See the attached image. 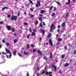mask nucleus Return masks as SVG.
<instances>
[{"instance_id": "nucleus-35", "label": "nucleus", "mask_w": 76, "mask_h": 76, "mask_svg": "<svg viewBox=\"0 0 76 76\" xmlns=\"http://www.w3.org/2000/svg\"><path fill=\"white\" fill-rule=\"evenodd\" d=\"M55 15V13H53V14L51 15L52 16L54 17V16Z\"/></svg>"}, {"instance_id": "nucleus-51", "label": "nucleus", "mask_w": 76, "mask_h": 76, "mask_svg": "<svg viewBox=\"0 0 76 76\" xmlns=\"http://www.w3.org/2000/svg\"><path fill=\"white\" fill-rule=\"evenodd\" d=\"M7 17H8V18H10V15H7Z\"/></svg>"}, {"instance_id": "nucleus-20", "label": "nucleus", "mask_w": 76, "mask_h": 76, "mask_svg": "<svg viewBox=\"0 0 76 76\" xmlns=\"http://www.w3.org/2000/svg\"><path fill=\"white\" fill-rule=\"evenodd\" d=\"M39 19L40 21H41V22H42V19L41 17H39Z\"/></svg>"}, {"instance_id": "nucleus-21", "label": "nucleus", "mask_w": 76, "mask_h": 76, "mask_svg": "<svg viewBox=\"0 0 76 76\" xmlns=\"http://www.w3.org/2000/svg\"><path fill=\"white\" fill-rule=\"evenodd\" d=\"M38 20H36L35 22V24L36 25H37L38 24Z\"/></svg>"}, {"instance_id": "nucleus-2", "label": "nucleus", "mask_w": 76, "mask_h": 76, "mask_svg": "<svg viewBox=\"0 0 76 76\" xmlns=\"http://www.w3.org/2000/svg\"><path fill=\"white\" fill-rule=\"evenodd\" d=\"M12 20L13 21V20H17V16L12 15L11 16V18Z\"/></svg>"}, {"instance_id": "nucleus-11", "label": "nucleus", "mask_w": 76, "mask_h": 76, "mask_svg": "<svg viewBox=\"0 0 76 76\" xmlns=\"http://www.w3.org/2000/svg\"><path fill=\"white\" fill-rule=\"evenodd\" d=\"M37 53H38L40 55H42V53H41V52L40 50H37Z\"/></svg>"}, {"instance_id": "nucleus-40", "label": "nucleus", "mask_w": 76, "mask_h": 76, "mask_svg": "<svg viewBox=\"0 0 76 76\" xmlns=\"http://www.w3.org/2000/svg\"><path fill=\"white\" fill-rule=\"evenodd\" d=\"M33 52H35V51H37V50L34 49L33 50Z\"/></svg>"}, {"instance_id": "nucleus-6", "label": "nucleus", "mask_w": 76, "mask_h": 76, "mask_svg": "<svg viewBox=\"0 0 76 76\" xmlns=\"http://www.w3.org/2000/svg\"><path fill=\"white\" fill-rule=\"evenodd\" d=\"M49 43L50 45L51 46H53V42H52V40L51 39H50L49 41Z\"/></svg>"}, {"instance_id": "nucleus-31", "label": "nucleus", "mask_w": 76, "mask_h": 76, "mask_svg": "<svg viewBox=\"0 0 76 76\" xmlns=\"http://www.w3.org/2000/svg\"><path fill=\"white\" fill-rule=\"evenodd\" d=\"M64 57H65V55H62L61 58H64Z\"/></svg>"}, {"instance_id": "nucleus-50", "label": "nucleus", "mask_w": 76, "mask_h": 76, "mask_svg": "<svg viewBox=\"0 0 76 76\" xmlns=\"http://www.w3.org/2000/svg\"><path fill=\"white\" fill-rule=\"evenodd\" d=\"M6 45H7V46H8V45H9V43H6Z\"/></svg>"}, {"instance_id": "nucleus-18", "label": "nucleus", "mask_w": 76, "mask_h": 76, "mask_svg": "<svg viewBox=\"0 0 76 76\" xmlns=\"http://www.w3.org/2000/svg\"><path fill=\"white\" fill-rule=\"evenodd\" d=\"M16 42H18V40L17 39H15L14 40V43L15 44V43H16Z\"/></svg>"}, {"instance_id": "nucleus-1", "label": "nucleus", "mask_w": 76, "mask_h": 76, "mask_svg": "<svg viewBox=\"0 0 76 76\" xmlns=\"http://www.w3.org/2000/svg\"><path fill=\"white\" fill-rule=\"evenodd\" d=\"M33 69L34 70H35V71H37V70L39 71L40 69L39 68V66H38V65H37L35 67H34V68H33Z\"/></svg>"}, {"instance_id": "nucleus-60", "label": "nucleus", "mask_w": 76, "mask_h": 76, "mask_svg": "<svg viewBox=\"0 0 76 76\" xmlns=\"http://www.w3.org/2000/svg\"><path fill=\"white\" fill-rule=\"evenodd\" d=\"M37 31L36 29H34V31H33V32H35V31Z\"/></svg>"}, {"instance_id": "nucleus-42", "label": "nucleus", "mask_w": 76, "mask_h": 76, "mask_svg": "<svg viewBox=\"0 0 76 76\" xmlns=\"http://www.w3.org/2000/svg\"><path fill=\"white\" fill-rule=\"evenodd\" d=\"M39 39L40 40V41H41V40H42V38H41V37H39Z\"/></svg>"}, {"instance_id": "nucleus-32", "label": "nucleus", "mask_w": 76, "mask_h": 76, "mask_svg": "<svg viewBox=\"0 0 76 76\" xmlns=\"http://www.w3.org/2000/svg\"><path fill=\"white\" fill-rule=\"evenodd\" d=\"M30 32H32V29L31 28V27H30L29 28Z\"/></svg>"}, {"instance_id": "nucleus-23", "label": "nucleus", "mask_w": 76, "mask_h": 76, "mask_svg": "<svg viewBox=\"0 0 76 76\" xmlns=\"http://www.w3.org/2000/svg\"><path fill=\"white\" fill-rule=\"evenodd\" d=\"M70 64L66 63L65 64V67H67Z\"/></svg>"}, {"instance_id": "nucleus-15", "label": "nucleus", "mask_w": 76, "mask_h": 76, "mask_svg": "<svg viewBox=\"0 0 76 76\" xmlns=\"http://www.w3.org/2000/svg\"><path fill=\"white\" fill-rule=\"evenodd\" d=\"M26 45L27 49H29V44H27Z\"/></svg>"}, {"instance_id": "nucleus-30", "label": "nucleus", "mask_w": 76, "mask_h": 76, "mask_svg": "<svg viewBox=\"0 0 76 76\" xmlns=\"http://www.w3.org/2000/svg\"><path fill=\"white\" fill-rule=\"evenodd\" d=\"M45 71H43L41 73V75H44V74H45Z\"/></svg>"}, {"instance_id": "nucleus-7", "label": "nucleus", "mask_w": 76, "mask_h": 76, "mask_svg": "<svg viewBox=\"0 0 76 76\" xmlns=\"http://www.w3.org/2000/svg\"><path fill=\"white\" fill-rule=\"evenodd\" d=\"M40 31L41 33H42L43 35H44V34H45V31H44V30L41 29H40Z\"/></svg>"}, {"instance_id": "nucleus-33", "label": "nucleus", "mask_w": 76, "mask_h": 76, "mask_svg": "<svg viewBox=\"0 0 76 76\" xmlns=\"http://www.w3.org/2000/svg\"><path fill=\"white\" fill-rule=\"evenodd\" d=\"M30 34H29L28 35V36H27V38H29V37H30Z\"/></svg>"}, {"instance_id": "nucleus-24", "label": "nucleus", "mask_w": 76, "mask_h": 76, "mask_svg": "<svg viewBox=\"0 0 76 76\" xmlns=\"http://www.w3.org/2000/svg\"><path fill=\"white\" fill-rule=\"evenodd\" d=\"M51 33L49 34L48 35V38H50V37H51Z\"/></svg>"}, {"instance_id": "nucleus-14", "label": "nucleus", "mask_w": 76, "mask_h": 76, "mask_svg": "<svg viewBox=\"0 0 76 76\" xmlns=\"http://www.w3.org/2000/svg\"><path fill=\"white\" fill-rule=\"evenodd\" d=\"M45 11L43 10H42L40 12V13L41 14H42L43 13H45Z\"/></svg>"}, {"instance_id": "nucleus-39", "label": "nucleus", "mask_w": 76, "mask_h": 76, "mask_svg": "<svg viewBox=\"0 0 76 76\" xmlns=\"http://www.w3.org/2000/svg\"><path fill=\"white\" fill-rule=\"evenodd\" d=\"M56 9H57V8L56 7H54L53 10L54 11H55V10H56Z\"/></svg>"}, {"instance_id": "nucleus-22", "label": "nucleus", "mask_w": 76, "mask_h": 76, "mask_svg": "<svg viewBox=\"0 0 76 76\" xmlns=\"http://www.w3.org/2000/svg\"><path fill=\"white\" fill-rule=\"evenodd\" d=\"M15 28H12L11 31L12 32H15Z\"/></svg>"}, {"instance_id": "nucleus-12", "label": "nucleus", "mask_w": 76, "mask_h": 76, "mask_svg": "<svg viewBox=\"0 0 76 76\" xmlns=\"http://www.w3.org/2000/svg\"><path fill=\"white\" fill-rule=\"evenodd\" d=\"M24 54L25 55H27V56H28V55H29V54L28 53L25 51H24Z\"/></svg>"}, {"instance_id": "nucleus-44", "label": "nucleus", "mask_w": 76, "mask_h": 76, "mask_svg": "<svg viewBox=\"0 0 76 76\" xmlns=\"http://www.w3.org/2000/svg\"><path fill=\"white\" fill-rule=\"evenodd\" d=\"M5 8V9H6V10H7L8 9V7H4Z\"/></svg>"}, {"instance_id": "nucleus-57", "label": "nucleus", "mask_w": 76, "mask_h": 76, "mask_svg": "<svg viewBox=\"0 0 76 76\" xmlns=\"http://www.w3.org/2000/svg\"><path fill=\"white\" fill-rule=\"evenodd\" d=\"M60 44V42H57V44L58 45H59V44Z\"/></svg>"}, {"instance_id": "nucleus-38", "label": "nucleus", "mask_w": 76, "mask_h": 76, "mask_svg": "<svg viewBox=\"0 0 76 76\" xmlns=\"http://www.w3.org/2000/svg\"><path fill=\"white\" fill-rule=\"evenodd\" d=\"M48 74H49V73H48V72H46V73H45L46 75H48Z\"/></svg>"}, {"instance_id": "nucleus-13", "label": "nucleus", "mask_w": 76, "mask_h": 76, "mask_svg": "<svg viewBox=\"0 0 76 76\" xmlns=\"http://www.w3.org/2000/svg\"><path fill=\"white\" fill-rule=\"evenodd\" d=\"M16 50H15L14 51V52L13 53V54L14 56H15L16 55Z\"/></svg>"}, {"instance_id": "nucleus-49", "label": "nucleus", "mask_w": 76, "mask_h": 76, "mask_svg": "<svg viewBox=\"0 0 76 76\" xmlns=\"http://www.w3.org/2000/svg\"><path fill=\"white\" fill-rule=\"evenodd\" d=\"M56 3L57 4H61L59 2H56Z\"/></svg>"}, {"instance_id": "nucleus-9", "label": "nucleus", "mask_w": 76, "mask_h": 76, "mask_svg": "<svg viewBox=\"0 0 76 76\" xmlns=\"http://www.w3.org/2000/svg\"><path fill=\"white\" fill-rule=\"evenodd\" d=\"M70 4V0H68V2H66L65 4L66 5H68V4Z\"/></svg>"}, {"instance_id": "nucleus-56", "label": "nucleus", "mask_w": 76, "mask_h": 76, "mask_svg": "<svg viewBox=\"0 0 76 76\" xmlns=\"http://www.w3.org/2000/svg\"><path fill=\"white\" fill-rule=\"evenodd\" d=\"M64 49H65V50L67 49V46H65V47L64 48Z\"/></svg>"}, {"instance_id": "nucleus-46", "label": "nucleus", "mask_w": 76, "mask_h": 76, "mask_svg": "<svg viewBox=\"0 0 76 76\" xmlns=\"http://www.w3.org/2000/svg\"><path fill=\"white\" fill-rule=\"evenodd\" d=\"M53 28H50V32H52L53 31Z\"/></svg>"}, {"instance_id": "nucleus-36", "label": "nucleus", "mask_w": 76, "mask_h": 76, "mask_svg": "<svg viewBox=\"0 0 76 76\" xmlns=\"http://www.w3.org/2000/svg\"><path fill=\"white\" fill-rule=\"evenodd\" d=\"M26 76H29V72H27Z\"/></svg>"}, {"instance_id": "nucleus-47", "label": "nucleus", "mask_w": 76, "mask_h": 76, "mask_svg": "<svg viewBox=\"0 0 76 76\" xmlns=\"http://www.w3.org/2000/svg\"><path fill=\"white\" fill-rule=\"evenodd\" d=\"M4 9H5V8H4V7H3V8L2 9V10H4Z\"/></svg>"}, {"instance_id": "nucleus-16", "label": "nucleus", "mask_w": 76, "mask_h": 76, "mask_svg": "<svg viewBox=\"0 0 76 76\" xmlns=\"http://www.w3.org/2000/svg\"><path fill=\"white\" fill-rule=\"evenodd\" d=\"M28 24V23L25 22H24L23 23L24 25H25V26H27Z\"/></svg>"}, {"instance_id": "nucleus-52", "label": "nucleus", "mask_w": 76, "mask_h": 76, "mask_svg": "<svg viewBox=\"0 0 76 76\" xmlns=\"http://www.w3.org/2000/svg\"><path fill=\"white\" fill-rule=\"evenodd\" d=\"M43 25H44V26H45V23L44 22H43Z\"/></svg>"}, {"instance_id": "nucleus-64", "label": "nucleus", "mask_w": 76, "mask_h": 76, "mask_svg": "<svg viewBox=\"0 0 76 76\" xmlns=\"http://www.w3.org/2000/svg\"><path fill=\"white\" fill-rule=\"evenodd\" d=\"M19 16V12L18 13V16Z\"/></svg>"}, {"instance_id": "nucleus-34", "label": "nucleus", "mask_w": 76, "mask_h": 76, "mask_svg": "<svg viewBox=\"0 0 76 76\" xmlns=\"http://www.w3.org/2000/svg\"><path fill=\"white\" fill-rule=\"evenodd\" d=\"M30 3H31V4H34V3H33L32 1H30Z\"/></svg>"}, {"instance_id": "nucleus-5", "label": "nucleus", "mask_w": 76, "mask_h": 76, "mask_svg": "<svg viewBox=\"0 0 76 76\" xmlns=\"http://www.w3.org/2000/svg\"><path fill=\"white\" fill-rule=\"evenodd\" d=\"M6 27L7 28V30L8 31H10V29H11V26H7Z\"/></svg>"}, {"instance_id": "nucleus-45", "label": "nucleus", "mask_w": 76, "mask_h": 76, "mask_svg": "<svg viewBox=\"0 0 76 76\" xmlns=\"http://www.w3.org/2000/svg\"><path fill=\"white\" fill-rule=\"evenodd\" d=\"M1 3H3V2H4V0H1Z\"/></svg>"}, {"instance_id": "nucleus-4", "label": "nucleus", "mask_w": 76, "mask_h": 76, "mask_svg": "<svg viewBox=\"0 0 76 76\" xmlns=\"http://www.w3.org/2000/svg\"><path fill=\"white\" fill-rule=\"evenodd\" d=\"M41 5V3H40V1H37V4H36V7H38V6Z\"/></svg>"}, {"instance_id": "nucleus-3", "label": "nucleus", "mask_w": 76, "mask_h": 76, "mask_svg": "<svg viewBox=\"0 0 76 76\" xmlns=\"http://www.w3.org/2000/svg\"><path fill=\"white\" fill-rule=\"evenodd\" d=\"M5 51L7 53H8L10 54V57L9 58H11V57L12 56V53H10V51L9 50L6 48L5 49Z\"/></svg>"}, {"instance_id": "nucleus-17", "label": "nucleus", "mask_w": 76, "mask_h": 76, "mask_svg": "<svg viewBox=\"0 0 76 76\" xmlns=\"http://www.w3.org/2000/svg\"><path fill=\"white\" fill-rule=\"evenodd\" d=\"M54 26V25L53 24H52L50 27V29H53V27Z\"/></svg>"}, {"instance_id": "nucleus-27", "label": "nucleus", "mask_w": 76, "mask_h": 76, "mask_svg": "<svg viewBox=\"0 0 76 76\" xmlns=\"http://www.w3.org/2000/svg\"><path fill=\"white\" fill-rule=\"evenodd\" d=\"M62 41V39H61V38H59L58 39V41Z\"/></svg>"}, {"instance_id": "nucleus-41", "label": "nucleus", "mask_w": 76, "mask_h": 76, "mask_svg": "<svg viewBox=\"0 0 76 76\" xmlns=\"http://www.w3.org/2000/svg\"><path fill=\"white\" fill-rule=\"evenodd\" d=\"M76 50H75L74 53V55H76Z\"/></svg>"}, {"instance_id": "nucleus-59", "label": "nucleus", "mask_w": 76, "mask_h": 76, "mask_svg": "<svg viewBox=\"0 0 76 76\" xmlns=\"http://www.w3.org/2000/svg\"><path fill=\"white\" fill-rule=\"evenodd\" d=\"M31 46L32 47H34V45H31Z\"/></svg>"}, {"instance_id": "nucleus-29", "label": "nucleus", "mask_w": 76, "mask_h": 76, "mask_svg": "<svg viewBox=\"0 0 76 76\" xmlns=\"http://www.w3.org/2000/svg\"><path fill=\"white\" fill-rule=\"evenodd\" d=\"M20 28L21 29V30H20V33H21L22 31V27H20Z\"/></svg>"}, {"instance_id": "nucleus-53", "label": "nucleus", "mask_w": 76, "mask_h": 76, "mask_svg": "<svg viewBox=\"0 0 76 76\" xmlns=\"http://www.w3.org/2000/svg\"><path fill=\"white\" fill-rule=\"evenodd\" d=\"M0 24H3V22L2 21H1L0 22Z\"/></svg>"}, {"instance_id": "nucleus-10", "label": "nucleus", "mask_w": 76, "mask_h": 76, "mask_svg": "<svg viewBox=\"0 0 76 76\" xmlns=\"http://www.w3.org/2000/svg\"><path fill=\"white\" fill-rule=\"evenodd\" d=\"M62 27H64V26H66V23L65 22H64V23H63L62 24Z\"/></svg>"}, {"instance_id": "nucleus-19", "label": "nucleus", "mask_w": 76, "mask_h": 76, "mask_svg": "<svg viewBox=\"0 0 76 76\" xmlns=\"http://www.w3.org/2000/svg\"><path fill=\"white\" fill-rule=\"evenodd\" d=\"M31 35L32 36H35V33L33 32L32 33Z\"/></svg>"}, {"instance_id": "nucleus-25", "label": "nucleus", "mask_w": 76, "mask_h": 76, "mask_svg": "<svg viewBox=\"0 0 76 76\" xmlns=\"http://www.w3.org/2000/svg\"><path fill=\"white\" fill-rule=\"evenodd\" d=\"M43 58L44 59V60H47V57L45 56H44V57H43Z\"/></svg>"}, {"instance_id": "nucleus-63", "label": "nucleus", "mask_w": 76, "mask_h": 76, "mask_svg": "<svg viewBox=\"0 0 76 76\" xmlns=\"http://www.w3.org/2000/svg\"><path fill=\"white\" fill-rule=\"evenodd\" d=\"M39 16H42V15L39 14Z\"/></svg>"}, {"instance_id": "nucleus-43", "label": "nucleus", "mask_w": 76, "mask_h": 76, "mask_svg": "<svg viewBox=\"0 0 76 76\" xmlns=\"http://www.w3.org/2000/svg\"><path fill=\"white\" fill-rule=\"evenodd\" d=\"M30 10H31V11H32L34 10V9L33 8H30Z\"/></svg>"}, {"instance_id": "nucleus-62", "label": "nucleus", "mask_w": 76, "mask_h": 76, "mask_svg": "<svg viewBox=\"0 0 76 76\" xmlns=\"http://www.w3.org/2000/svg\"><path fill=\"white\" fill-rule=\"evenodd\" d=\"M60 28V25H58V28Z\"/></svg>"}, {"instance_id": "nucleus-55", "label": "nucleus", "mask_w": 76, "mask_h": 76, "mask_svg": "<svg viewBox=\"0 0 76 76\" xmlns=\"http://www.w3.org/2000/svg\"><path fill=\"white\" fill-rule=\"evenodd\" d=\"M56 29V26H54V27H53V30H54V29Z\"/></svg>"}, {"instance_id": "nucleus-58", "label": "nucleus", "mask_w": 76, "mask_h": 76, "mask_svg": "<svg viewBox=\"0 0 76 76\" xmlns=\"http://www.w3.org/2000/svg\"><path fill=\"white\" fill-rule=\"evenodd\" d=\"M57 31L58 32H60V30H59V29H58Z\"/></svg>"}, {"instance_id": "nucleus-37", "label": "nucleus", "mask_w": 76, "mask_h": 76, "mask_svg": "<svg viewBox=\"0 0 76 76\" xmlns=\"http://www.w3.org/2000/svg\"><path fill=\"white\" fill-rule=\"evenodd\" d=\"M53 6H51L50 9V10H52V9H53Z\"/></svg>"}, {"instance_id": "nucleus-61", "label": "nucleus", "mask_w": 76, "mask_h": 76, "mask_svg": "<svg viewBox=\"0 0 76 76\" xmlns=\"http://www.w3.org/2000/svg\"><path fill=\"white\" fill-rule=\"evenodd\" d=\"M61 73H62L61 71H59V73L60 74H61Z\"/></svg>"}, {"instance_id": "nucleus-8", "label": "nucleus", "mask_w": 76, "mask_h": 76, "mask_svg": "<svg viewBox=\"0 0 76 76\" xmlns=\"http://www.w3.org/2000/svg\"><path fill=\"white\" fill-rule=\"evenodd\" d=\"M52 66L54 68V70H55L56 72V70H57V67L56 66H54V64L52 65Z\"/></svg>"}, {"instance_id": "nucleus-54", "label": "nucleus", "mask_w": 76, "mask_h": 76, "mask_svg": "<svg viewBox=\"0 0 76 76\" xmlns=\"http://www.w3.org/2000/svg\"><path fill=\"white\" fill-rule=\"evenodd\" d=\"M2 42H4V43L5 42V40H3Z\"/></svg>"}, {"instance_id": "nucleus-48", "label": "nucleus", "mask_w": 76, "mask_h": 76, "mask_svg": "<svg viewBox=\"0 0 76 76\" xmlns=\"http://www.w3.org/2000/svg\"><path fill=\"white\" fill-rule=\"evenodd\" d=\"M68 15H69V13L67 12L66 15V18H67V16H68Z\"/></svg>"}, {"instance_id": "nucleus-28", "label": "nucleus", "mask_w": 76, "mask_h": 76, "mask_svg": "<svg viewBox=\"0 0 76 76\" xmlns=\"http://www.w3.org/2000/svg\"><path fill=\"white\" fill-rule=\"evenodd\" d=\"M39 26L41 27H43V26H42V23H40L39 24Z\"/></svg>"}, {"instance_id": "nucleus-26", "label": "nucleus", "mask_w": 76, "mask_h": 76, "mask_svg": "<svg viewBox=\"0 0 76 76\" xmlns=\"http://www.w3.org/2000/svg\"><path fill=\"white\" fill-rule=\"evenodd\" d=\"M50 57L51 58H52L53 57V56H52V53H51V52H50Z\"/></svg>"}]
</instances>
